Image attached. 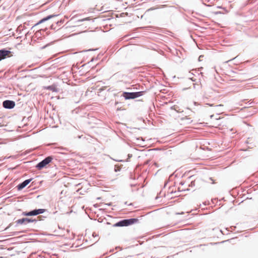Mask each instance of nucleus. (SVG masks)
I'll use <instances>...</instances> for the list:
<instances>
[{"label": "nucleus", "instance_id": "nucleus-1", "mask_svg": "<svg viewBox=\"0 0 258 258\" xmlns=\"http://www.w3.org/2000/svg\"><path fill=\"white\" fill-rule=\"evenodd\" d=\"M139 221L137 218H131L120 220L116 223L114 226L115 227H123L127 226L133 224H135Z\"/></svg>", "mask_w": 258, "mask_h": 258}, {"label": "nucleus", "instance_id": "nucleus-2", "mask_svg": "<svg viewBox=\"0 0 258 258\" xmlns=\"http://www.w3.org/2000/svg\"><path fill=\"white\" fill-rule=\"evenodd\" d=\"M144 93V91H139L136 92H124L122 96L125 100L133 99L142 96Z\"/></svg>", "mask_w": 258, "mask_h": 258}, {"label": "nucleus", "instance_id": "nucleus-3", "mask_svg": "<svg viewBox=\"0 0 258 258\" xmlns=\"http://www.w3.org/2000/svg\"><path fill=\"white\" fill-rule=\"evenodd\" d=\"M52 159L53 158L51 156H48L46 157L36 165V168L38 170L42 169L51 162Z\"/></svg>", "mask_w": 258, "mask_h": 258}, {"label": "nucleus", "instance_id": "nucleus-4", "mask_svg": "<svg viewBox=\"0 0 258 258\" xmlns=\"http://www.w3.org/2000/svg\"><path fill=\"white\" fill-rule=\"evenodd\" d=\"M37 221L36 219H33L32 218H23L17 220L16 223L17 225H27L28 223L32 222H36Z\"/></svg>", "mask_w": 258, "mask_h": 258}, {"label": "nucleus", "instance_id": "nucleus-5", "mask_svg": "<svg viewBox=\"0 0 258 258\" xmlns=\"http://www.w3.org/2000/svg\"><path fill=\"white\" fill-rule=\"evenodd\" d=\"M12 52L6 49H2L0 50V61L6 58L7 57H10Z\"/></svg>", "mask_w": 258, "mask_h": 258}, {"label": "nucleus", "instance_id": "nucleus-6", "mask_svg": "<svg viewBox=\"0 0 258 258\" xmlns=\"http://www.w3.org/2000/svg\"><path fill=\"white\" fill-rule=\"evenodd\" d=\"M3 106L7 109H12L15 106V102L12 100H7L3 102Z\"/></svg>", "mask_w": 258, "mask_h": 258}, {"label": "nucleus", "instance_id": "nucleus-7", "mask_svg": "<svg viewBox=\"0 0 258 258\" xmlns=\"http://www.w3.org/2000/svg\"><path fill=\"white\" fill-rule=\"evenodd\" d=\"M32 180V178L24 180L22 183L19 184L17 187L18 190H21L23 189L25 186H26Z\"/></svg>", "mask_w": 258, "mask_h": 258}, {"label": "nucleus", "instance_id": "nucleus-8", "mask_svg": "<svg viewBox=\"0 0 258 258\" xmlns=\"http://www.w3.org/2000/svg\"><path fill=\"white\" fill-rule=\"evenodd\" d=\"M46 211V210L44 209H34L33 210L31 211V216H34L38 215L41 214H43Z\"/></svg>", "mask_w": 258, "mask_h": 258}, {"label": "nucleus", "instance_id": "nucleus-9", "mask_svg": "<svg viewBox=\"0 0 258 258\" xmlns=\"http://www.w3.org/2000/svg\"><path fill=\"white\" fill-rule=\"evenodd\" d=\"M58 15H49V16H47L44 18H43V19H42L41 20H40L38 22H37L35 25V26H37L40 24H41L42 23H44V22L46 21H48L49 20V19L53 18V17H56V16H58Z\"/></svg>", "mask_w": 258, "mask_h": 258}, {"label": "nucleus", "instance_id": "nucleus-10", "mask_svg": "<svg viewBox=\"0 0 258 258\" xmlns=\"http://www.w3.org/2000/svg\"><path fill=\"white\" fill-rule=\"evenodd\" d=\"M181 120L184 121V123L186 124H190L192 122V120L191 119V118L188 117L187 116L181 118Z\"/></svg>", "mask_w": 258, "mask_h": 258}, {"label": "nucleus", "instance_id": "nucleus-11", "mask_svg": "<svg viewBox=\"0 0 258 258\" xmlns=\"http://www.w3.org/2000/svg\"><path fill=\"white\" fill-rule=\"evenodd\" d=\"M22 215L24 216H31V211L29 212H23L22 213Z\"/></svg>", "mask_w": 258, "mask_h": 258}, {"label": "nucleus", "instance_id": "nucleus-12", "mask_svg": "<svg viewBox=\"0 0 258 258\" xmlns=\"http://www.w3.org/2000/svg\"><path fill=\"white\" fill-rule=\"evenodd\" d=\"M189 185L190 186H194L195 185V181H192Z\"/></svg>", "mask_w": 258, "mask_h": 258}, {"label": "nucleus", "instance_id": "nucleus-13", "mask_svg": "<svg viewBox=\"0 0 258 258\" xmlns=\"http://www.w3.org/2000/svg\"><path fill=\"white\" fill-rule=\"evenodd\" d=\"M44 218H45V217H44L43 216H39L38 217V218L39 219V220H42Z\"/></svg>", "mask_w": 258, "mask_h": 258}, {"label": "nucleus", "instance_id": "nucleus-14", "mask_svg": "<svg viewBox=\"0 0 258 258\" xmlns=\"http://www.w3.org/2000/svg\"><path fill=\"white\" fill-rule=\"evenodd\" d=\"M52 86H49L48 88L50 90H52Z\"/></svg>", "mask_w": 258, "mask_h": 258}, {"label": "nucleus", "instance_id": "nucleus-15", "mask_svg": "<svg viewBox=\"0 0 258 258\" xmlns=\"http://www.w3.org/2000/svg\"><path fill=\"white\" fill-rule=\"evenodd\" d=\"M194 104H195V105H198V103L197 102H194Z\"/></svg>", "mask_w": 258, "mask_h": 258}, {"label": "nucleus", "instance_id": "nucleus-16", "mask_svg": "<svg viewBox=\"0 0 258 258\" xmlns=\"http://www.w3.org/2000/svg\"><path fill=\"white\" fill-rule=\"evenodd\" d=\"M207 105H208L210 106H213V104H207Z\"/></svg>", "mask_w": 258, "mask_h": 258}, {"label": "nucleus", "instance_id": "nucleus-17", "mask_svg": "<svg viewBox=\"0 0 258 258\" xmlns=\"http://www.w3.org/2000/svg\"><path fill=\"white\" fill-rule=\"evenodd\" d=\"M93 236H97V234H95V233H93Z\"/></svg>", "mask_w": 258, "mask_h": 258}, {"label": "nucleus", "instance_id": "nucleus-18", "mask_svg": "<svg viewBox=\"0 0 258 258\" xmlns=\"http://www.w3.org/2000/svg\"><path fill=\"white\" fill-rule=\"evenodd\" d=\"M93 236H97V234H95V233H93Z\"/></svg>", "mask_w": 258, "mask_h": 258}, {"label": "nucleus", "instance_id": "nucleus-19", "mask_svg": "<svg viewBox=\"0 0 258 258\" xmlns=\"http://www.w3.org/2000/svg\"><path fill=\"white\" fill-rule=\"evenodd\" d=\"M131 156H132V155H131V156H130V155H128V157H131Z\"/></svg>", "mask_w": 258, "mask_h": 258}, {"label": "nucleus", "instance_id": "nucleus-20", "mask_svg": "<svg viewBox=\"0 0 258 258\" xmlns=\"http://www.w3.org/2000/svg\"><path fill=\"white\" fill-rule=\"evenodd\" d=\"M131 156H132V155H131V156H130V155H128V157H131Z\"/></svg>", "mask_w": 258, "mask_h": 258}, {"label": "nucleus", "instance_id": "nucleus-21", "mask_svg": "<svg viewBox=\"0 0 258 258\" xmlns=\"http://www.w3.org/2000/svg\"><path fill=\"white\" fill-rule=\"evenodd\" d=\"M131 156H132V155H131V156H130V155H128V157H131Z\"/></svg>", "mask_w": 258, "mask_h": 258}, {"label": "nucleus", "instance_id": "nucleus-22", "mask_svg": "<svg viewBox=\"0 0 258 258\" xmlns=\"http://www.w3.org/2000/svg\"><path fill=\"white\" fill-rule=\"evenodd\" d=\"M213 116V115H211V117L212 118Z\"/></svg>", "mask_w": 258, "mask_h": 258}]
</instances>
